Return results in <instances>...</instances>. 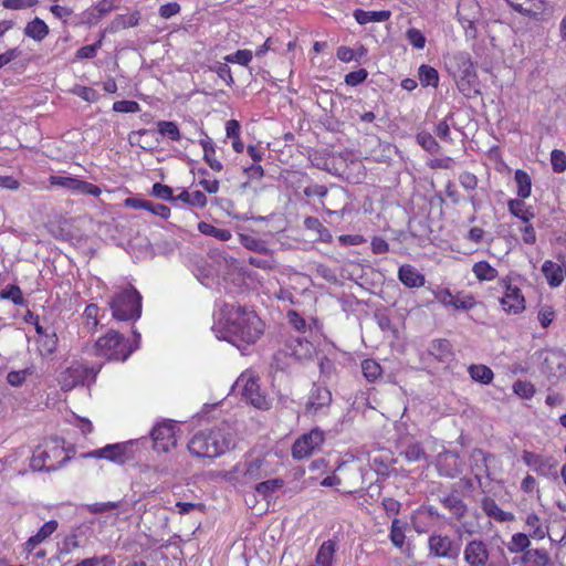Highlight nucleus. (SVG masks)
<instances>
[{"label": "nucleus", "instance_id": "obj_8", "mask_svg": "<svg viewBox=\"0 0 566 566\" xmlns=\"http://www.w3.org/2000/svg\"><path fill=\"white\" fill-rule=\"evenodd\" d=\"M470 469L480 488H486L494 480V473L500 464L496 455L482 449H473L470 453Z\"/></svg>", "mask_w": 566, "mask_h": 566}, {"label": "nucleus", "instance_id": "obj_33", "mask_svg": "<svg viewBox=\"0 0 566 566\" xmlns=\"http://www.w3.org/2000/svg\"><path fill=\"white\" fill-rule=\"evenodd\" d=\"M24 34L40 42L49 34V27L42 19L34 18L25 25Z\"/></svg>", "mask_w": 566, "mask_h": 566}, {"label": "nucleus", "instance_id": "obj_53", "mask_svg": "<svg viewBox=\"0 0 566 566\" xmlns=\"http://www.w3.org/2000/svg\"><path fill=\"white\" fill-rule=\"evenodd\" d=\"M389 538L394 546L401 548L405 544V531L398 518H394L391 522Z\"/></svg>", "mask_w": 566, "mask_h": 566}, {"label": "nucleus", "instance_id": "obj_51", "mask_svg": "<svg viewBox=\"0 0 566 566\" xmlns=\"http://www.w3.org/2000/svg\"><path fill=\"white\" fill-rule=\"evenodd\" d=\"M531 542L528 539V536L525 534V533H515L509 545H507V549L511 552V553H520V552H526L528 546H530Z\"/></svg>", "mask_w": 566, "mask_h": 566}, {"label": "nucleus", "instance_id": "obj_5", "mask_svg": "<svg viewBox=\"0 0 566 566\" xmlns=\"http://www.w3.org/2000/svg\"><path fill=\"white\" fill-rule=\"evenodd\" d=\"M142 454V442L139 439H132L120 443L106 444L101 449H96L83 453V458L105 459L116 464L136 465Z\"/></svg>", "mask_w": 566, "mask_h": 566}, {"label": "nucleus", "instance_id": "obj_48", "mask_svg": "<svg viewBox=\"0 0 566 566\" xmlns=\"http://www.w3.org/2000/svg\"><path fill=\"white\" fill-rule=\"evenodd\" d=\"M417 143L428 153L437 154L440 150V145L436 138L428 132L418 133L416 136Z\"/></svg>", "mask_w": 566, "mask_h": 566}, {"label": "nucleus", "instance_id": "obj_20", "mask_svg": "<svg viewBox=\"0 0 566 566\" xmlns=\"http://www.w3.org/2000/svg\"><path fill=\"white\" fill-rule=\"evenodd\" d=\"M505 286L504 295L500 303L507 313L518 314L525 310V300L517 286H512L509 280H503Z\"/></svg>", "mask_w": 566, "mask_h": 566}, {"label": "nucleus", "instance_id": "obj_38", "mask_svg": "<svg viewBox=\"0 0 566 566\" xmlns=\"http://www.w3.org/2000/svg\"><path fill=\"white\" fill-rule=\"evenodd\" d=\"M198 230L200 233L208 237H213L220 241H228L232 238V233L230 230L217 228L205 221L198 223Z\"/></svg>", "mask_w": 566, "mask_h": 566}, {"label": "nucleus", "instance_id": "obj_10", "mask_svg": "<svg viewBox=\"0 0 566 566\" xmlns=\"http://www.w3.org/2000/svg\"><path fill=\"white\" fill-rule=\"evenodd\" d=\"M457 17L468 39L474 40L478 36V25L483 20V12L476 0H460L457 9Z\"/></svg>", "mask_w": 566, "mask_h": 566}, {"label": "nucleus", "instance_id": "obj_27", "mask_svg": "<svg viewBox=\"0 0 566 566\" xmlns=\"http://www.w3.org/2000/svg\"><path fill=\"white\" fill-rule=\"evenodd\" d=\"M481 507L486 516L501 523L512 522L515 518L513 513L503 511L491 497H484Z\"/></svg>", "mask_w": 566, "mask_h": 566}, {"label": "nucleus", "instance_id": "obj_9", "mask_svg": "<svg viewBox=\"0 0 566 566\" xmlns=\"http://www.w3.org/2000/svg\"><path fill=\"white\" fill-rule=\"evenodd\" d=\"M63 454L64 448L57 441H54L51 447L46 446V449H38L33 453L30 468L33 471H55L69 460V457Z\"/></svg>", "mask_w": 566, "mask_h": 566}, {"label": "nucleus", "instance_id": "obj_60", "mask_svg": "<svg viewBox=\"0 0 566 566\" xmlns=\"http://www.w3.org/2000/svg\"><path fill=\"white\" fill-rule=\"evenodd\" d=\"M551 164L554 172H564L566 170V154L563 150L554 149L551 154Z\"/></svg>", "mask_w": 566, "mask_h": 566}, {"label": "nucleus", "instance_id": "obj_64", "mask_svg": "<svg viewBox=\"0 0 566 566\" xmlns=\"http://www.w3.org/2000/svg\"><path fill=\"white\" fill-rule=\"evenodd\" d=\"M406 36L409 41V43L418 49V50H421L424 48L426 45V38L424 35L422 34V32L418 29H409L407 32H406Z\"/></svg>", "mask_w": 566, "mask_h": 566}, {"label": "nucleus", "instance_id": "obj_31", "mask_svg": "<svg viewBox=\"0 0 566 566\" xmlns=\"http://www.w3.org/2000/svg\"><path fill=\"white\" fill-rule=\"evenodd\" d=\"M509 211L515 218H518L524 223L530 222L535 217L532 208L526 207L523 199H510L507 202Z\"/></svg>", "mask_w": 566, "mask_h": 566}, {"label": "nucleus", "instance_id": "obj_26", "mask_svg": "<svg viewBox=\"0 0 566 566\" xmlns=\"http://www.w3.org/2000/svg\"><path fill=\"white\" fill-rule=\"evenodd\" d=\"M542 272L551 287L560 286L566 277V270L551 260H546L543 263Z\"/></svg>", "mask_w": 566, "mask_h": 566}, {"label": "nucleus", "instance_id": "obj_50", "mask_svg": "<svg viewBox=\"0 0 566 566\" xmlns=\"http://www.w3.org/2000/svg\"><path fill=\"white\" fill-rule=\"evenodd\" d=\"M1 300H11L14 305L23 306L25 301L23 298L21 289L18 285H8L0 292Z\"/></svg>", "mask_w": 566, "mask_h": 566}, {"label": "nucleus", "instance_id": "obj_14", "mask_svg": "<svg viewBox=\"0 0 566 566\" xmlns=\"http://www.w3.org/2000/svg\"><path fill=\"white\" fill-rule=\"evenodd\" d=\"M463 559L468 566H495L488 543L481 538L471 539L465 544Z\"/></svg>", "mask_w": 566, "mask_h": 566}, {"label": "nucleus", "instance_id": "obj_55", "mask_svg": "<svg viewBox=\"0 0 566 566\" xmlns=\"http://www.w3.org/2000/svg\"><path fill=\"white\" fill-rule=\"evenodd\" d=\"M476 305L475 298L471 294L458 293L453 295V302L451 304L455 310L469 311Z\"/></svg>", "mask_w": 566, "mask_h": 566}, {"label": "nucleus", "instance_id": "obj_1", "mask_svg": "<svg viewBox=\"0 0 566 566\" xmlns=\"http://www.w3.org/2000/svg\"><path fill=\"white\" fill-rule=\"evenodd\" d=\"M212 329L219 339L243 352L262 336L264 324L254 311L237 304H224Z\"/></svg>", "mask_w": 566, "mask_h": 566}, {"label": "nucleus", "instance_id": "obj_58", "mask_svg": "<svg viewBox=\"0 0 566 566\" xmlns=\"http://www.w3.org/2000/svg\"><path fill=\"white\" fill-rule=\"evenodd\" d=\"M453 116L454 114L452 112H450L446 117L444 119L440 120L437 126H436V129H434V133L436 135L443 139V140H447V142H450L451 140V137H450V122H453Z\"/></svg>", "mask_w": 566, "mask_h": 566}, {"label": "nucleus", "instance_id": "obj_16", "mask_svg": "<svg viewBox=\"0 0 566 566\" xmlns=\"http://www.w3.org/2000/svg\"><path fill=\"white\" fill-rule=\"evenodd\" d=\"M325 440L324 432L319 429H313L301 436L292 447V455L294 459H304L318 449Z\"/></svg>", "mask_w": 566, "mask_h": 566}, {"label": "nucleus", "instance_id": "obj_22", "mask_svg": "<svg viewBox=\"0 0 566 566\" xmlns=\"http://www.w3.org/2000/svg\"><path fill=\"white\" fill-rule=\"evenodd\" d=\"M522 459L527 467L532 468L536 473L544 476H547L557 465V462L554 458L543 457L526 450L523 451Z\"/></svg>", "mask_w": 566, "mask_h": 566}, {"label": "nucleus", "instance_id": "obj_4", "mask_svg": "<svg viewBox=\"0 0 566 566\" xmlns=\"http://www.w3.org/2000/svg\"><path fill=\"white\" fill-rule=\"evenodd\" d=\"M273 473V469L265 457L245 459L237 463L230 470L224 471L222 476L233 485H248Z\"/></svg>", "mask_w": 566, "mask_h": 566}, {"label": "nucleus", "instance_id": "obj_11", "mask_svg": "<svg viewBox=\"0 0 566 566\" xmlns=\"http://www.w3.org/2000/svg\"><path fill=\"white\" fill-rule=\"evenodd\" d=\"M177 426L171 420H164L157 423L150 431L153 450L158 454L167 453L177 444Z\"/></svg>", "mask_w": 566, "mask_h": 566}, {"label": "nucleus", "instance_id": "obj_23", "mask_svg": "<svg viewBox=\"0 0 566 566\" xmlns=\"http://www.w3.org/2000/svg\"><path fill=\"white\" fill-rule=\"evenodd\" d=\"M87 377V369L81 365H73L60 376V386L63 391H70L78 385H83Z\"/></svg>", "mask_w": 566, "mask_h": 566}, {"label": "nucleus", "instance_id": "obj_12", "mask_svg": "<svg viewBox=\"0 0 566 566\" xmlns=\"http://www.w3.org/2000/svg\"><path fill=\"white\" fill-rule=\"evenodd\" d=\"M516 12L536 20L546 21L552 17L553 8L545 0H505Z\"/></svg>", "mask_w": 566, "mask_h": 566}, {"label": "nucleus", "instance_id": "obj_61", "mask_svg": "<svg viewBox=\"0 0 566 566\" xmlns=\"http://www.w3.org/2000/svg\"><path fill=\"white\" fill-rule=\"evenodd\" d=\"M39 343L45 354L51 355L56 350L57 336L55 333H45L40 337Z\"/></svg>", "mask_w": 566, "mask_h": 566}, {"label": "nucleus", "instance_id": "obj_34", "mask_svg": "<svg viewBox=\"0 0 566 566\" xmlns=\"http://www.w3.org/2000/svg\"><path fill=\"white\" fill-rule=\"evenodd\" d=\"M175 201H181L191 207L205 208L208 200L202 191L197 190L189 192L187 190H182L178 196H176Z\"/></svg>", "mask_w": 566, "mask_h": 566}, {"label": "nucleus", "instance_id": "obj_18", "mask_svg": "<svg viewBox=\"0 0 566 566\" xmlns=\"http://www.w3.org/2000/svg\"><path fill=\"white\" fill-rule=\"evenodd\" d=\"M281 353L297 361L310 359L314 353L313 344L304 337L289 336Z\"/></svg>", "mask_w": 566, "mask_h": 566}, {"label": "nucleus", "instance_id": "obj_62", "mask_svg": "<svg viewBox=\"0 0 566 566\" xmlns=\"http://www.w3.org/2000/svg\"><path fill=\"white\" fill-rule=\"evenodd\" d=\"M252 60V52L250 50H238L233 54L226 56L228 63H237L247 66Z\"/></svg>", "mask_w": 566, "mask_h": 566}, {"label": "nucleus", "instance_id": "obj_57", "mask_svg": "<svg viewBox=\"0 0 566 566\" xmlns=\"http://www.w3.org/2000/svg\"><path fill=\"white\" fill-rule=\"evenodd\" d=\"M289 324L300 333H305L310 325L306 323L305 318L302 317L296 311L291 310L286 314Z\"/></svg>", "mask_w": 566, "mask_h": 566}, {"label": "nucleus", "instance_id": "obj_52", "mask_svg": "<svg viewBox=\"0 0 566 566\" xmlns=\"http://www.w3.org/2000/svg\"><path fill=\"white\" fill-rule=\"evenodd\" d=\"M33 373H34L33 366L27 367L21 370H11L7 375V381L12 387H20L25 381L27 377L33 375Z\"/></svg>", "mask_w": 566, "mask_h": 566}, {"label": "nucleus", "instance_id": "obj_40", "mask_svg": "<svg viewBox=\"0 0 566 566\" xmlns=\"http://www.w3.org/2000/svg\"><path fill=\"white\" fill-rule=\"evenodd\" d=\"M514 179L517 184V196L522 199H526L532 192V180L530 175L521 169H517L514 175Z\"/></svg>", "mask_w": 566, "mask_h": 566}, {"label": "nucleus", "instance_id": "obj_39", "mask_svg": "<svg viewBox=\"0 0 566 566\" xmlns=\"http://www.w3.org/2000/svg\"><path fill=\"white\" fill-rule=\"evenodd\" d=\"M472 272L479 281H492L497 276V270L486 261L474 263Z\"/></svg>", "mask_w": 566, "mask_h": 566}, {"label": "nucleus", "instance_id": "obj_54", "mask_svg": "<svg viewBox=\"0 0 566 566\" xmlns=\"http://www.w3.org/2000/svg\"><path fill=\"white\" fill-rule=\"evenodd\" d=\"M88 530V526L81 525L76 530H74L71 534L66 535L63 541V551L65 553H71L73 549L81 546L80 542L77 541V537L80 535H83V530Z\"/></svg>", "mask_w": 566, "mask_h": 566}, {"label": "nucleus", "instance_id": "obj_37", "mask_svg": "<svg viewBox=\"0 0 566 566\" xmlns=\"http://www.w3.org/2000/svg\"><path fill=\"white\" fill-rule=\"evenodd\" d=\"M240 243L247 248L248 250H251L253 252H256L259 254H266L271 250L268 248L266 242L254 237L251 234H240L239 237Z\"/></svg>", "mask_w": 566, "mask_h": 566}, {"label": "nucleus", "instance_id": "obj_44", "mask_svg": "<svg viewBox=\"0 0 566 566\" xmlns=\"http://www.w3.org/2000/svg\"><path fill=\"white\" fill-rule=\"evenodd\" d=\"M361 373L369 382L376 381L382 374L381 366L374 359L361 361Z\"/></svg>", "mask_w": 566, "mask_h": 566}, {"label": "nucleus", "instance_id": "obj_28", "mask_svg": "<svg viewBox=\"0 0 566 566\" xmlns=\"http://www.w3.org/2000/svg\"><path fill=\"white\" fill-rule=\"evenodd\" d=\"M59 524L55 520H51L44 523L38 533L24 543V549L31 553L39 544L43 543L49 536H51L57 528Z\"/></svg>", "mask_w": 566, "mask_h": 566}, {"label": "nucleus", "instance_id": "obj_47", "mask_svg": "<svg viewBox=\"0 0 566 566\" xmlns=\"http://www.w3.org/2000/svg\"><path fill=\"white\" fill-rule=\"evenodd\" d=\"M522 560L524 563H532L535 565L545 566L549 563V556L547 552L544 549H527L524 553Z\"/></svg>", "mask_w": 566, "mask_h": 566}, {"label": "nucleus", "instance_id": "obj_30", "mask_svg": "<svg viewBox=\"0 0 566 566\" xmlns=\"http://www.w3.org/2000/svg\"><path fill=\"white\" fill-rule=\"evenodd\" d=\"M337 542L327 539L322 543L316 554V566H333Z\"/></svg>", "mask_w": 566, "mask_h": 566}, {"label": "nucleus", "instance_id": "obj_49", "mask_svg": "<svg viewBox=\"0 0 566 566\" xmlns=\"http://www.w3.org/2000/svg\"><path fill=\"white\" fill-rule=\"evenodd\" d=\"M139 12L138 11H134V12H129V13H125V14H118L114 21H113V25L115 29H125V28H130V27H135L138 24L139 22Z\"/></svg>", "mask_w": 566, "mask_h": 566}, {"label": "nucleus", "instance_id": "obj_29", "mask_svg": "<svg viewBox=\"0 0 566 566\" xmlns=\"http://www.w3.org/2000/svg\"><path fill=\"white\" fill-rule=\"evenodd\" d=\"M357 23L364 25L370 22H385L391 17L389 10L380 11H365L363 9H356L353 13Z\"/></svg>", "mask_w": 566, "mask_h": 566}, {"label": "nucleus", "instance_id": "obj_13", "mask_svg": "<svg viewBox=\"0 0 566 566\" xmlns=\"http://www.w3.org/2000/svg\"><path fill=\"white\" fill-rule=\"evenodd\" d=\"M331 403V390L327 387L314 384L305 403L304 415L312 418L326 416L329 411Z\"/></svg>", "mask_w": 566, "mask_h": 566}, {"label": "nucleus", "instance_id": "obj_45", "mask_svg": "<svg viewBox=\"0 0 566 566\" xmlns=\"http://www.w3.org/2000/svg\"><path fill=\"white\" fill-rule=\"evenodd\" d=\"M157 132L164 136L169 138L172 142H178L181 138L179 128L176 123L169 120H159L157 122Z\"/></svg>", "mask_w": 566, "mask_h": 566}, {"label": "nucleus", "instance_id": "obj_19", "mask_svg": "<svg viewBox=\"0 0 566 566\" xmlns=\"http://www.w3.org/2000/svg\"><path fill=\"white\" fill-rule=\"evenodd\" d=\"M437 469L441 476L453 479L462 473L463 461L457 452L444 451L438 455Z\"/></svg>", "mask_w": 566, "mask_h": 566}, {"label": "nucleus", "instance_id": "obj_32", "mask_svg": "<svg viewBox=\"0 0 566 566\" xmlns=\"http://www.w3.org/2000/svg\"><path fill=\"white\" fill-rule=\"evenodd\" d=\"M283 479L275 478L256 483L254 490L264 500H270L277 490L283 488Z\"/></svg>", "mask_w": 566, "mask_h": 566}, {"label": "nucleus", "instance_id": "obj_24", "mask_svg": "<svg viewBox=\"0 0 566 566\" xmlns=\"http://www.w3.org/2000/svg\"><path fill=\"white\" fill-rule=\"evenodd\" d=\"M242 397L255 408H270V401L266 399L265 395L261 392L258 381L253 378L247 379L242 389Z\"/></svg>", "mask_w": 566, "mask_h": 566}, {"label": "nucleus", "instance_id": "obj_46", "mask_svg": "<svg viewBox=\"0 0 566 566\" xmlns=\"http://www.w3.org/2000/svg\"><path fill=\"white\" fill-rule=\"evenodd\" d=\"M419 80L423 86L437 87L439 83L438 71L432 66L423 64L419 67Z\"/></svg>", "mask_w": 566, "mask_h": 566}, {"label": "nucleus", "instance_id": "obj_56", "mask_svg": "<svg viewBox=\"0 0 566 566\" xmlns=\"http://www.w3.org/2000/svg\"><path fill=\"white\" fill-rule=\"evenodd\" d=\"M248 262L252 266L263 269V270H270L274 266V259L272 256V251L268 252L266 254L250 256L248 259Z\"/></svg>", "mask_w": 566, "mask_h": 566}, {"label": "nucleus", "instance_id": "obj_3", "mask_svg": "<svg viewBox=\"0 0 566 566\" xmlns=\"http://www.w3.org/2000/svg\"><path fill=\"white\" fill-rule=\"evenodd\" d=\"M447 65L455 80L458 90L465 97L472 98L481 93L475 67L469 53L453 54Z\"/></svg>", "mask_w": 566, "mask_h": 566}, {"label": "nucleus", "instance_id": "obj_25", "mask_svg": "<svg viewBox=\"0 0 566 566\" xmlns=\"http://www.w3.org/2000/svg\"><path fill=\"white\" fill-rule=\"evenodd\" d=\"M398 280L409 289L421 287L426 277L411 264H402L398 270Z\"/></svg>", "mask_w": 566, "mask_h": 566}, {"label": "nucleus", "instance_id": "obj_2", "mask_svg": "<svg viewBox=\"0 0 566 566\" xmlns=\"http://www.w3.org/2000/svg\"><path fill=\"white\" fill-rule=\"evenodd\" d=\"M187 447L195 457L214 459L234 447V439L227 428L219 427L197 432Z\"/></svg>", "mask_w": 566, "mask_h": 566}, {"label": "nucleus", "instance_id": "obj_36", "mask_svg": "<svg viewBox=\"0 0 566 566\" xmlns=\"http://www.w3.org/2000/svg\"><path fill=\"white\" fill-rule=\"evenodd\" d=\"M429 354L440 361L451 356V344L447 339H434L429 347Z\"/></svg>", "mask_w": 566, "mask_h": 566}, {"label": "nucleus", "instance_id": "obj_21", "mask_svg": "<svg viewBox=\"0 0 566 566\" xmlns=\"http://www.w3.org/2000/svg\"><path fill=\"white\" fill-rule=\"evenodd\" d=\"M542 371L548 377H558L566 373V355L562 350H548L542 364Z\"/></svg>", "mask_w": 566, "mask_h": 566}, {"label": "nucleus", "instance_id": "obj_43", "mask_svg": "<svg viewBox=\"0 0 566 566\" xmlns=\"http://www.w3.org/2000/svg\"><path fill=\"white\" fill-rule=\"evenodd\" d=\"M525 524L530 528V536L536 539H543L546 536V531L542 525L541 517L531 513L525 518Z\"/></svg>", "mask_w": 566, "mask_h": 566}, {"label": "nucleus", "instance_id": "obj_6", "mask_svg": "<svg viewBox=\"0 0 566 566\" xmlns=\"http://www.w3.org/2000/svg\"><path fill=\"white\" fill-rule=\"evenodd\" d=\"M140 300L138 290L127 284L109 301L113 317L116 321H136L140 314Z\"/></svg>", "mask_w": 566, "mask_h": 566}, {"label": "nucleus", "instance_id": "obj_35", "mask_svg": "<svg viewBox=\"0 0 566 566\" xmlns=\"http://www.w3.org/2000/svg\"><path fill=\"white\" fill-rule=\"evenodd\" d=\"M441 503L458 518L463 517L467 513V505L457 494L452 493L442 497Z\"/></svg>", "mask_w": 566, "mask_h": 566}, {"label": "nucleus", "instance_id": "obj_63", "mask_svg": "<svg viewBox=\"0 0 566 566\" xmlns=\"http://www.w3.org/2000/svg\"><path fill=\"white\" fill-rule=\"evenodd\" d=\"M144 210H147L155 216H159L163 219H167L170 216L169 207L149 200H144Z\"/></svg>", "mask_w": 566, "mask_h": 566}, {"label": "nucleus", "instance_id": "obj_17", "mask_svg": "<svg viewBox=\"0 0 566 566\" xmlns=\"http://www.w3.org/2000/svg\"><path fill=\"white\" fill-rule=\"evenodd\" d=\"M49 181L51 186L65 188L70 190L72 193L91 195L93 197H98L102 192L98 186L81 180L75 177L50 176Z\"/></svg>", "mask_w": 566, "mask_h": 566}, {"label": "nucleus", "instance_id": "obj_7", "mask_svg": "<svg viewBox=\"0 0 566 566\" xmlns=\"http://www.w3.org/2000/svg\"><path fill=\"white\" fill-rule=\"evenodd\" d=\"M94 352L96 356L124 361L129 357L133 349L122 334L111 329L96 340Z\"/></svg>", "mask_w": 566, "mask_h": 566}, {"label": "nucleus", "instance_id": "obj_15", "mask_svg": "<svg viewBox=\"0 0 566 566\" xmlns=\"http://www.w3.org/2000/svg\"><path fill=\"white\" fill-rule=\"evenodd\" d=\"M429 556L455 560L460 555V545L448 535L432 534L428 538Z\"/></svg>", "mask_w": 566, "mask_h": 566}, {"label": "nucleus", "instance_id": "obj_42", "mask_svg": "<svg viewBox=\"0 0 566 566\" xmlns=\"http://www.w3.org/2000/svg\"><path fill=\"white\" fill-rule=\"evenodd\" d=\"M471 378L481 384L488 385L493 380L494 374L492 369L485 365H472L469 368Z\"/></svg>", "mask_w": 566, "mask_h": 566}, {"label": "nucleus", "instance_id": "obj_41", "mask_svg": "<svg viewBox=\"0 0 566 566\" xmlns=\"http://www.w3.org/2000/svg\"><path fill=\"white\" fill-rule=\"evenodd\" d=\"M408 462L427 461L428 455L419 442H411L406 446L401 453Z\"/></svg>", "mask_w": 566, "mask_h": 566}, {"label": "nucleus", "instance_id": "obj_59", "mask_svg": "<svg viewBox=\"0 0 566 566\" xmlns=\"http://www.w3.org/2000/svg\"><path fill=\"white\" fill-rule=\"evenodd\" d=\"M98 306L96 304H88L83 313V318L85 321V325L88 329H94L98 325Z\"/></svg>", "mask_w": 566, "mask_h": 566}]
</instances>
